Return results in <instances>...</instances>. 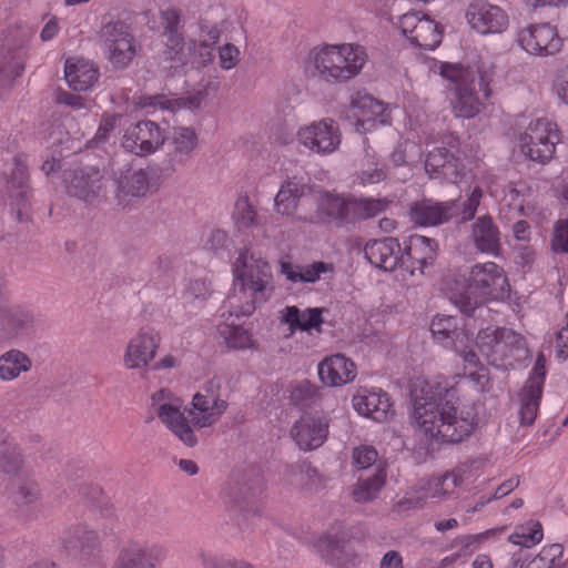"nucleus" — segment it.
<instances>
[{
	"instance_id": "nucleus-1",
	"label": "nucleus",
	"mask_w": 568,
	"mask_h": 568,
	"mask_svg": "<svg viewBox=\"0 0 568 568\" xmlns=\"http://www.w3.org/2000/svg\"><path fill=\"white\" fill-rule=\"evenodd\" d=\"M412 397V424L426 442L460 443L477 424L470 409H458L456 390L446 384L423 381L414 385Z\"/></svg>"
},
{
	"instance_id": "nucleus-2",
	"label": "nucleus",
	"mask_w": 568,
	"mask_h": 568,
	"mask_svg": "<svg viewBox=\"0 0 568 568\" xmlns=\"http://www.w3.org/2000/svg\"><path fill=\"white\" fill-rule=\"evenodd\" d=\"M233 294L229 297L230 311L223 314L224 321L219 325V333L224 338L229 348L242 349L248 346V331L245 327L248 314L245 310L246 280H247V251H239V255L232 263Z\"/></svg>"
},
{
	"instance_id": "nucleus-3",
	"label": "nucleus",
	"mask_w": 568,
	"mask_h": 568,
	"mask_svg": "<svg viewBox=\"0 0 568 568\" xmlns=\"http://www.w3.org/2000/svg\"><path fill=\"white\" fill-rule=\"evenodd\" d=\"M483 191L475 187L467 200L435 202L429 199L416 201L410 205L409 216L419 226H437L459 216V222L471 221L480 204Z\"/></svg>"
},
{
	"instance_id": "nucleus-4",
	"label": "nucleus",
	"mask_w": 568,
	"mask_h": 568,
	"mask_svg": "<svg viewBox=\"0 0 568 568\" xmlns=\"http://www.w3.org/2000/svg\"><path fill=\"white\" fill-rule=\"evenodd\" d=\"M440 75L450 84L448 100L456 118L473 119L481 110V101L476 92L475 73L460 64L443 63Z\"/></svg>"
},
{
	"instance_id": "nucleus-5",
	"label": "nucleus",
	"mask_w": 568,
	"mask_h": 568,
	"mask_svg": "<svg viewBox=\"0 0 568 568\" xmlns=\"http://www.w3.org/2000/svg\"><path fill=\"white\" fill-rule=\"evenodd\" d=\"M108 180L95 166L65 170L62 183L68 195L87 204L101 202L108 193Z\"/></svg>"
},
{
	"instance_id": "nucleus-6",
	"label": "nucleus",
	"mask_w": 568,
	"mask_h": 568,
	"mask_svg": "<svg viewBox=\"0 0 568 568\" xmlns=\"http://www.w3.org/2000/svg\"><path fill=\"white\" fill-rule=\"evenodd\" d=\"M60 548L72 561L89 565L99 557L101 542L94 529L87 524L74 523L61 531Z\"/></svg>"
},
{
	"instance_id": "nucleus-7",
	"label": "nucleus",
	"mask_w": 568,
	"mask_h": 568,
	"mask_svg": "<svg viewBox=\"0 0 568 568\" xmlns=\"http://www.w3.org/2000/svg\"><path fill=\"white\" fill-rule=\"evenodd\" d=\"M559 142V132L556 123L546 118L531 121L520 135V148L531 161L545 163L549 161L555 146Z\"/></svg>"
},
{
	"instance_id": "nucleus-8",
	"label": "nucleus",
	"mask_w": 568,
	"mask_h": 568,
	"mask_svg": "<svg viewBox=\"0 0 568 568\" xmlns=\"http://www.w3.org/2000/svg\"><path fill=\"white\" fill-rule=\"evenodd\" d=\"M108 60L115 69L126 68L136 54L131 28L121 20L104 23L100 31Z\"/></svg>"
},
{
	"instance_id": "nucleus-9",
	"label": "nucleus",
	"mask_w": 568,
	"mask_h": 568,
	"mask_svg": "<svg viewBox=\"0 0 568 568\" xmlns=\"http://www.w3.org/2000/svg\"><path fill=\"white\" fill-rule=\"evenodd\" d=\"M221 377H213L193 396L192 408L187 409L193 427H209L223 415L227 404L221 398Z\"/></svg>"
},
{
	"instance_id": "nucleus-10",
	"label": "nucleus",
	"mask_w": 568,
	"mask_h": 568,
	"mask_svg": "<svg viewBox=\"0 0 568 568\" xmlns=\"http://www.w3.org/2000/svg\"><path fill=\"white\" fill-rule=\"evenodd\" d=\"M223 491L230 519L239 527H245L248 518V479L244 463L231 470Z\"/></svg>"
},
{
	"instance_id": "nucleus-11",
	"label": "nucleus",
	"mask_w": 568,
	"mask_h": 568,
	"mask_svg": "<svg viewBox=\"0 0 568 568\" xmlns=\"http://www.w3.org/2000/svg\"><path fill=\"white\" fill-rule=\"evenodd\" d=\"M469 290L483 297L503 300L510 291L504 270L494 262L474 265L469 274Z\"/></svg>"
},
{
	"instance_id": "nucleus-12",
	"label": "nucleus",
	"mask_w": 568,
	"mask_h": 568,
	"mask_svg": "<svg viewBox=\"0 0 568 568\" xmlns=\"http://www.w3.org/2000/svg\"><path fill=\"white\" fill-rule=\"evenodd\" d=\"M165 557L162 544L132 539L120 549L113 568H158Z\"/></svg>"
},
{
	"instance_id": "nucleus-13",
	"label": "nucleus",
	"mask_w": 568,
	"mask_h": 568,
	"mask_svg": "<svg viewBox=\"0 0 568 568\" xmlns=\"http://www.w3.org/2000/svg\"><path fill=\"white\" fill-rule=\"evenodd\" d=\"M165 140L164 171L175 172L192 161L199 146V135L193 128L175 126Z\"/></svg>"
},
{
	"instance_id": "nucleus-14",
	"label": "nucleus",
	"mask_w": 568,
	"mask_h": 568,
	"mask_svg": "<svg viewBox=\"0 0 568 568\" xmlns=\"http://www.w3.org/2000/svg\"><path fill=\"white\" fill-rule=\"evenodd\" d=\"M398 28L412 44L424 50H434L442 42L439 26L418 12L405 13L399 18Z\"/></svg>"
},
{
	"instance_id": "nucleus-15",
	"label": "nucleus",
	"mask_w": 568,
	"mask_h": 568,
	"mask_svg": "<svg viewBox=\"0 0 568 568\" xmlns=\"http://www.w3.org/2000/svg\"><path fill=\"white\" fill-rule=\"evenodd\" d=\"M323 556L338 568H353L359 560L347 531L332 527L317 542Z\"/></svg>"
},
{
	"instance_id": "nucleus-16",
	"label": "nucleus",
	"mask_w": 568,
	"mask_h": 568,
	"mask_svg": "<svg viewBox=\"0 0 568 568\" xmlns=\"http://www.w3.org/2000/svg\"><path fill=\"white\" fill-rule=\"evenodd\" d=\"M519 45L529 54L547 57L560 51L562 41L548 23L531 24L518 33Z\"/></svg>"
},
{
	"instance_id": "nucleus-17",
	"label": "nucleus",
	"mask_w": 568,
	"mask_h": 568,
	"mask_svg": "<svg viewBox=\"0 0 568 568\" xmlns=\"http://www.w3.org/2000/svg\"><path fill=\"white\" fill-rule=\"evenodd\" d=\"M164 142L165 136L155 122L141 121L125 130L122 146L133 154L143 156L155 152Z\"/></svg>"
},
{
	"instance_id": "nucleus-18",
	"label": "nucleus",
	"mask_w": 568,
	"mask_h": 568,
	"mask_svg": "<svg viewBox=\"0 0 568 568\" xmlns=\"http://www.w3.org/2000/svg\"><path fill=\"white\" fill-rule=\"evenodd\" d=\"M165 395L164 389L152 395V403L156 407L158 417L184 445L194 447L197 444V437L189 419L178 405L162 402Z\"/></svg>"
},
{
	"instance_id": "nucleus-19",
	"label": "nucleus",
	"mask_w": 568,
	"mask_h": 568,
	"mask_svg": "<svg viewBox=\"0 0 568 568\" xmlns=\"http://www.w3.org/2000/svg\"><path fill=\"white\" fill-rule=\"evenodd\" d=\"M466 19L469 26L481 34L501 33L509 24L508 14L504 9L481 0L468 6Z\"/></svg>"
},
{
	"instance_id": "nucleus-20",
	"label": "nucleus",
	"mask_w": 568,
	"mask_h": 568,
	"mask_svg": "<svg viewBox=\"0 0 568 568\" xmlns=\"http://www.w3.org/2000/svg\"><path fill=\"white\" fill-rule=\"evenodd\" d=\"M300 142L318 154L334 152L341 143L338 128L333 120H322L300 129Z\"/></svg>"
},
{
	"instance_id": "nucleus-21",
	"label": "nucleus",
	"mask_w": 568,
	"mask_h": 568,
	"mask_svg": "<svg viewBox=\"0 0 568 568\" xmlns=\"http://www.w3.org/2000/svg\"><path fill=\"white\" fill-rule=\"evenodd\" d=\"M402 253V267L410 275H415L416 272L424 274V268L436 260L437 243L433 239L414 234L405 242Z\"/></svg>"
},
{
	"instance_id": "nucleus-22",
	"label": "nucleus",
	"mask_w": 568,
	"mask_h": 568,
	"mask_svg": "<svg viewBox=\"0 0 568 568\" xmlns=\"http://www.w3.org/2000/svg\"><path fill=\"white\" fill-rule=\"evenodd\" d=\"M160 342V334L155 329L151 327L141 328L126 346L123 356L125 367L132 369L148 366L155 357Z\"/></svg>"
},
{
	"instance_id": "nucleus-23",
	"label": "nucleus",
	"mask_w": 568,
	"mask_h": 568,
	"mask_svg": "<svg viewBox=\"0 0 568 568\" xmlns=\"http://www.w3.org/2000/svg\"><path fill=\"white\" fill-rule=\"evenodd\" d=\"M335 62V77L337 83L346 82L355 78L367 61V54L363 47L352 43L332 44Z\"/></svg>"
},
{
	"instance_id": "nucleus-24",
	"label": "nucleus",
	"mask_w": 568,
	"mask_h": 568,
	"mask_svg": "<svg viewBox=\"0 0 568 568\" xmlns=\"http://www.w3.org/2000/svg\"><path fill=\"white\" fill-rule=\"evenodd\" d=\"M24 42L20 41L19 44L12 43L7 40L0 47V100H3L13 80L18 78L24 69Z\"/></svg>"
},
{
	"instance_id": "nucleus-25",
	"label": "nucleus",
	"mask_w": 568,
	"mask_h": 568,
	"mask_svg": "<svg viewBox=\"0 0 568 568\" xmlns=\"http://www.w3.org/2000/svg\"><path fill=\"white\" fill-rule=\"evenodd\" d=\"M6 186L3 194L8 196L11 206H17V217L22 221L23 209L28 201V172L27 165L20 158H14L9 169L3 172Z\"/></svg>"
},
{
	"instance_id": "nucleus-26",
	"label": "nucleus",
	"mask_w": 568,
	"mask_h": 568,
	"mask_svg": "<svg viewBox=\"0 0 568 568\" xmlns=\"http://www.w3.org/2000/svg\"><path fill=\"white\" fill-rule=\"evenodd\" d=\"M328 433V424L323 417L303 416L291 429V437L303 450L322 446Z\"/></svg>"
},
{
	"instance_id": "nucleus-27",
	"label": "nucleus",
	"mask_w": 568,
	"mask_h": 568,
	"mask_svg": "<svg viewBox=\"0 0 568 568\" xmlns=\"http://www.w3.org/2000/svg\"><path fill=\"white\" fill-rule=\"evenodd\" d=\"M365 257L376 267L390 272L402 266L403 253L397 239L385 237L366 243Z\"/></svg>"
},
{
	"instance_id": "nucleus-28",
	"label": "nucleus",
	"mask_w": 568,
	"mask_h": 568,
	"mask_svg": "<svg viewBox=\"0 0 568 568\" xmlns=\"http://www.w3.org/2000/svg\"><path fill=\"white\" fill-rule=\"evenodd\" d=\"M469 240L483 253L497 256L501 250L500 231L488 214L478 216L471 224Z\"/></svg>"
},
{
	"instance_id": "nucleus-29",
	"label": "nucleus",
	"mask_w": 568,
	"mask_h": 568,
	"mask_svg": "<svg viewBox=\"0 0 568 568\" xmlns=\"http://www.w3.org/2000/svg\"><path fill=\"white\" fill-rule=\"evenodd\" d=\"M118 202L122 204L130 197L146 195L151 185V173L142 168H129L115 176Z\"/></svg>"
},
{
	"instance_id": "nucleus-30",
	"label": "nucleus",
	"mask_w": 568,
	"mask_h": 568,
	"mask_svg": "<svg viewBox=\"0 0 568 568\" xmlns=\"http://www.w3.org/2000/svg\"><path fill=\"white\" fill-rule=\"evenodd\" d=\"M353 406L361 415L378 423L386 422L392 415V404L383 390H363L354 395Z\"/></svg>"
},
{
	"instance_id": "nucleus-31",
	"label": "nucleus",
	"mask_w": 568,
	"mask_h": 568,
	"mask_svg": "<svg viewBox=\"0 0 568 568\" xmlns=\"http://www.w3.org/2000/svg\"><path fill=\"white\" fill-rule=\"evenodd\" d=\"M318 376L323 384L335 387L352 382L356 376L355 364L342 354L325 357L318 364Z\"/></svg>"
},
{
	"instance_id": "nucleus-32",
	"label": "nucleus",
	"mask_w": 568,
	"mask_h": 568,
	"mask_svg": "<svg viewBox=\"0 0 568 568\" xmlns=\"http://www.w3.org/2000/svg\"><path fill=\"white\" fill-rule=\"evenodd\" d=\"M425 170L430 178H443L453 183H457L463 176L458 159L446 148L429 151Z\"/></svg>"
},
{
	"instance_id": "nucleus-33",
	"label": "nucleus",
	"mask_w": 568,
	"mask_h": 568,
	"mask_svg": "<svg viewBox=\"0 0 568 568\" xmlns=\"http://www.w3.org/2000/svg\"><path fill=\"white\" fill-rule=\"evenodd\" d=\"M64 78L74 91H85L99 79L95 64L83 58H69L64 64Z\"/></svg>"
},
{
	"instance_id": "nucleus-34",
	"label": "nucleus",
	"mask_w": 568,
	"mask_h": 568,
	"mask_svg": "<svg viewBox=\"0 0 568 568\" xmlns=\"http://www.w3.org/2000/svg\"><path fill=\"white\" fill-rule=\"evenodd\" d=\"M463 478L456 471L447 473L440 477H432L419 480L414 486V491L420 494L424 503L430 498L445 499L453 495L462 484Z\"/></svg>"
},
{
	"instance_id": "nucleus-35",
	"label": "nucleus",
	"mask_w": 568,
	"mask_h": 568,
	"mask_svg": "<svg viewBox=\"0 0 568 568\" xmlns=\"http://www.w3.org/2000/svg\"><path fill=\"white\" fill-rule=\"evenodd\" d=\"M33 324V315L21 306L6 307L0 311V339H13L21 336Z\"/></svg>"
},
{
	"instance_id": "nucleus-36",
	"label": "nucleus",
	"mask_w": 568,
	"mask_h": 568,
	"mask_svg": "<svg viewBox=\"0 0 568 568\" xmlns=\"http://www.w3.org/2000/svg\"><path fill=\"white\" fill-rule=\"evenodd\" d=\"M332 45L325 44L310 50L306 57V70L321 81L328 84H336L335 62L333 59Z\"/></svg>"
},
{
	"instance_id": "nucleus-37",
	"label": "nucleus",
	"mask_w": 568,
	"mask_h": 568,
	"mask_svg": "<svg viewBox=\"0 0 568 568\" xmlns=\"http://www.w3.org/2000/svg\"><path fill=\"white\" fill-rule=\"evenodd\" d=\"M322 313L323 310L318 307L307 308L301 313L297 306H286L282 311L281 323L288 325L291 334L297 329L302 332L315 329L320 333L323 323Z\"/></svg>"
},
{
	"instance_id": "nucleus-38",
	"label": "nucleus",
	"mask_w": 568,
	"mask_h": 568,
	"mask_svg": "<svg viewBox=\"0 0 568 568\" xmlns=\"http://www.w3.org/2000/svg\"><path fill=\"white\" fill-rule=\"evenodd\" d=\"M528 352L526 338L511 328L500 327L495 365H499L508 358H520Z\"/></svg>"
},
{
	"instance_id": "nucleus-39",
	"label": "nucleus",
	"mask_w": 568,
	"mask_h": 568,
	"mask_svg": "<svg viewBox=\"0 0 568 568\" xmlns=\"http://www.w3.org/2000/svg\"><path fill=\"white\" fill-rule=\"evenodd\" d=\"M286 481L301 489L316 490L323 485L324 479L311 463L302 462L290 466Z\"/></svg>"
},
{
	"instance_id": "nucleus-40",
	"label": "nucleus",
	"mask_w": 568,
	"mask_h": 568,
	"mask_svg": "<svg viewBox=\"0 0 568 568\" xmlns=\"http://www.w3.org/2000/svg\"><path fill=\"white\" fill-rule=\"evenodd\" d=\"M297 268L295 271L290 262H281V273L292 283H315L320 280L321 274L332 272L333 265L318 261L310 265L297 266Z\"/></svg>"
},
{
	"instance_id": "nucleus-41",
	"label": "nucleus",
	"mask_w": 568,
	"mask_h": 568,
	"mask_svg": "<svg viewBox=\"0 0 568 568\" xmlns=\"http://www.w3.org/2000/svg\"><path fill=\"white\" fill-rule=\"evenodd\" d=\"M386 483V470L382 466H377L374 474L359 478L354 485L352 495L356 503H369L374 500Z\"/></svg>"
},
{
	"instance_id": "nucleus-42",
	"label": "nucleus",
	"mask_w": 568,
	"mask_h": 568,
	"mask_svg": "<svg viewBox=\"0 0 568 568\" xmlns=\"http://www.w3.org/2000/svg\"><path fill=\"white\" fill-rule=\"evenodd\" d=\"M354 116L361 125L369 122L385 123V105L371 95H364L352 101Z\"/></svg>"
},
{
	"instance_id": "nucleus-43",
	"label": "nucleus",
	"mask_w": 568,
	"mask_h": 568,
	"mask_svg": "<svg viewBox=\"0 0 568 568\" xmlns=\"http://www.w3.org/2000/svg\"><path fill=\"white\" fill-rule=\"evenodd\" d=\"M31 366L32 362L27 354L19 349H10L0 356V379L13 381L21 373L30 371Z\"/></svg>"
},
{
	"instance_id": "nucleus-44",
	"label": "nucleus",
	"mask_w": 568,
	"mask_h": 568,
	"mask_svg": "<svg viewBox=\"0 0 568 568\" xmlns=\"http://www.w3.org/2000/svg\"><path fill=\"white\" fill-rule=\"evenodd\" d=\"M41 497L39 484L30 478H18L14 483L13 501L22 515L29 516L32 506Z\"/></svg>"
},
{
	"instance_id": "nucleus-45",
	"label": "nucleus",
	"mask_w": 568,
	"mask_h": 568,
	"mask_svg": "<svg viewBox=\"0 0 568 568\" xmlns=\"http://www.w3.org/2000/svg\"><path fill=\"white\" fill-rule=\"evenodd\" d=\"M430 331L435 338L445 342L446 346L450 343L456 344V341L463 342L466 335L463 331L458 329L457 318L450 315H437L430 324Z\"/></svg>"
},
{
	"instance_id": "nucleus-46",
	"label": "nucleus",
	"mask_w": 568,
	"mask_h": 568,
	"mask_svg": "<svg viewBox=\"0 0 568 568\" xmlns=\"http://www.w3.org/2000/svg\"><path fill=\"white\" fill-rule=\"evenodd\" d=\"M542 389H535L529 385L523 387L519 393L520 407H519V418L520 424L524 426H530L536 417L539 409V402L541 398Z\"/></svg>"
},
{
	"instance_id": "nucleus-47",
	"label": "nucleus",
	"mask_w": 568,
	"mask_h": 568,
	"mask_svg": "<svg viewBox=\"0 0 568 568\" xmlns=\"http://www.w3.org/2000/svg\"><path fill=\"white\" fill-rule=\"evenodd\" d=\"M24 462L22 449L8 433L0 444V469L10 474L17 471Z\"/></svg>"
},
{
	"instance_id": "nucleus-48",
	"label": "nucleus",
	"mask_w": 568,
	"mask_h": 568,
	"mask_svg": "<svg viewBox=\"0 0 568 568\" xmlns=\"http://www.w3.org/2000/svg\"><path fill=\"white\" fill-rule=\"evenodd\" d=\"M388 206L387 200L382 199H349L348 212L352 213V222L356 220L372 219L384 212Z\"/></svg>"
},
{
	"instance_id": "nucleus-49",
	"label": "nucleus",
	"mask_w": 568,
	"mask_h": 568,
	"mask_svg": "<svg viewBox=\"0 0 568 568\" xmlns=\"http://www.w3.org/2000/svg\"><path fill=\"white\" fill-rule=\"evenodd\" d=\"M202 92L189 97L186 99H169L165 95H153L148 98L145 105L159 108L161 110L175 111L181 108L196 109L202 101Z\"/></svg>"
},
{
	"instance_id": "nucleus-50",
	"label": "nucleus",
	"mask_w": 568,
	"mask_h": 568,
	"mask_svg": "<svg viewBox=\"0 0 568 568\" xmlns=\"http://www.w3.org/2000/svg\"><path fill=\"white\" fill-rule=\"evenodd\" d=\"M542 527L538 521H530L519 527L509 536V541L526 548L532 547L542 539Z\"/></svg>"
},
{
	"instance_id": "nucleus-51",
	"label": "nucleus",
	"mask_w": 568,
	"mask_h": 568,
	"mask_svg": "<svg viewBox=\"0 0 568 568\" xmlns=\"http://www.w3.org/2000/svg\"><path fill=\"white\" fill-rule=\"evenodd\" d=\"M500 327L489 326L480 329L476 337V345L487 361L495 365V356L499 338Z\"/></svg>"
},
{
	"instance_id": "nucleus-52",
	"label": "nucleus",
	"mask_w": 568,
	"mask_h": 568,
	"mask_svg": "<svg viewBox=\"0 0 568 568\" xmlns=\"http://www.w3.org/2000/svg\"><path fill=\"white\" fill-rule=\"evenodd\" d=\"M301 196V190L297 183L287 182L283 184L275 196V204L277 210L283 214L288 213L296 203V200Z\"/></svg>"
},
{
	"instance_id": "nucleus-53",
	"label": "nucleus",
	"mask_w": 568,
	"mask_h": 568,
	"mask_svg": "<svg viewBox=\"0 0 568 568\" xmlns=\"http://www.w3.org/2000/svg\"><path fill=\"white\" fill-rule=\"evenodd\" d=\"M321 398L320 389L308 381L300 382L292 390V400L302 407L311 406Z\"/></svg>"
},
{
	"instance_id": "nucleus-54",
	"label": "nucleus",
	"mask_w": 568,
	"mask_h": 568,
	"mask_svg": "<svg viewBox=\"0 0 568 568\" xmlns=\"http://www.w3.org/2000/svg\"><path fill=\"white\" fill-rule=\"evenodd\" d=\"M200 560L202 568H247V564L244 559L234 557L201 554Z\"/></svg>"
},
{
	"instance_id": "nucleus-55",
	"label": "nucleus",
	"mask_w": 568,
	"mask_h": 568,
	"mask_svg": "<svg viewBox=\"0 0 568 568\" xmlns=\"http://www.w3.org/2000/svg\"><path fill=\"white\" fill-rule=\"evenodd\" d=\"M256 268H258V275L256 276V280H253L254 266L251 265V290H253L255 294H262L260 300L265 302L268 296H266L264 292L271 284L272 280L271 267L266 262H263L262 265L256 264Z\"/></svg>"
},
{
	"instance_id": "nucleus-56",
	"label": "nucleus",
	"mask_w": 568,
	"mask_h": 568,
	"mask_svg": "<svg viewBox=\"0 0 568 568\" xmlns=\"http://www.w3.org/2000/svg\"><path fill=\"white\" fill-rule=\"evenodd\" d=\"M550 247L557 254L568 253V220H558L555 223Z\"/></svg>"
},
{
	"instance_id": "nucleus-57",
	"label": "nucleus",
	"mask_w": 568,
	"mask_h": 568,
	"mask_svg": "<svg viewBox=\"0 0 568 568\" xmlns=\"http://www.w3.org/2000/svg\"><path fill=\"white\" fill-rule=\"evenodd\" d=\"M387 174L383 166L367 159L366 166L358 174L359 183L363 185H372L379 183L386 179Z\"/></svg>"
},
{
	"instance_id": "nucleus-58",
	"label": "nucleus",
	"mask_w": 568,
	"mask_h": 568,
	"mask_svg": "<svg viewBox=\"0 0 568 568\" xmlns=\"http://www.w3.org/2000/svg\"><path fill=\"white\" fill-rule=\"evenodd\" d=\"M349 199L332 197L326 202V213L339 222H352V213L348 212Z\"/></svg>"
},
{
	"instance_id": "nucleus-59",
	"label": "nucleus",
	"mask_w": 568,
	"mask_h": 568,
	"mask_svg": "<svg viewBox=\"0 0 568 568\" xmlns=\"http://www.w3.org/2000/svg\"><path fill=\"white\" fill-rule=\"evenodd\" d=\"M221 36L220 28L206 19L200 21V49H209L215 44Z\"/></svg>"
},
{
	"instance_id": "nucleus-60",
	"label": "nucleus",
	"mask_w": 568,
	"mask_h": 568,
	"mask_svg": "<svg viewBox=\"0 0 568 568\" xmlns=\"http://www.w3.org/2000/svg\"><path fill=\"white\" fill-rule=\"evenodd\" d=\"M233 220L240 232H246L248 229V196L246 194L240 195L235 202Z\"/></svg>"
},
{
	"instance_id": "nucleus-61",
	"label": "nucleus",
	"mask_w": 568,
	"mask_h": 568,
	"mask_svg": "<svg viewBox=\"0 0 568 568\" xmlns=\"http://www.w3.org/2000/svg\"><path fill=\"white\" fill-rule=\"evenodd\" d=\"M353 458L359 469H366L376 463L377 452L373 446H361L355 448Z\"/></svg>"
},
{
	"instance_id": "nucleus-62",
	"label": "nucleus",
	"mask_w": 568,
	"mask_h": 568,
	"mask_svg": "<svg viewBox=\"0 0 568 568\" xmlns=\"http://www.w3.org/2000/svg\"><path fill=\"white\" fill-rule=\"evenodd\" d=\"M239 49L231 43H226L223 47H220L219 59L221 68L225 70L234 68L239 62Z\"/></svg>"
},
{
	"instance_id": "nucleus-63",
	"label": "nucleus",
	"mask_w": 568,
	"mask_h": 568,
	"mask_svg": "<svg viewBox=\"0 0 568 568\" xmlns=\"http://www.w3.org/2000/svg\"><path fill=\"white\" fill-rule=\"evenodd\" d=\"M546 359L542 354H539L535 366L530 373L529 378L526 382V385H529L530 387L538 390V388L542 389L544 381L546 376V368H545Z\"/></svg>"
},
{
	"instance_id": "nucleus-64",
	"label": "nucleus",
	"mask_w": 568,
	"mask_h": 568,
	"mask_svg": "<svg viewBox=\"0 0 568 568\" xmlns=\"http://www.w3.org/2000/svg\"><path fill=\"white\" fill-rule=\"evenodd\" d=\"M119 115L104 116L99 125L98 132L94 136L97 143H103L108 140L109 134L114 130Z\"/></svg>"
}]
</instances>
